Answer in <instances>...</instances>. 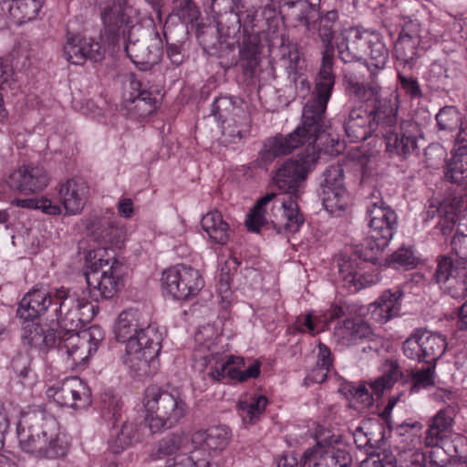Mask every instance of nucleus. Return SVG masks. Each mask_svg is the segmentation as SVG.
<instances>
[{
	"label": "nucleus",
	"mask_w": 467,
	"mask_h": 467,
	"mask_svg": "<svg viewBox=\"0 0 467 467\" xmlns=\"http://www.w3.org/2000/svg\"><path fill=\"white\" fill-rule=\"evenodd\" d=\"M326 110L324 106L306 102L302 111L301 125L289 134L278 133L264 141L259 151L264 165L272 163L278 157L289 155L300 147H304V150L296 159L285 161L273 178L276 188L289 194V199L280 198L274 192L266 193L259 199L245 221L249 231L257 233L270 222L278 233L284 231L294 234L303 225L304 216L292 196L297 197L309 171L319 159L321 149L317 141L327 128Z\"/></svg>",
	"instance_id": "1"
},
{
	"label": "nucleus",
	"mask_w": 467,
	"mask_h": 467,
	"mask_svg": "<svg viewBox=\"0 0 467 467\" xmlns=\"http://www.w3.org/2000/svg\"><path fill=\"white\" fill-rule=\"evenodd\" d=\"M97 306L79 298L64 286L56 289L55 319L63 330L58 334L57 350L71 366L84 365L98 350L105 337L103 329L97 325L82 327L97 315Z\"/></svg>",
	"instance_id": "2"
},
{
	"label": "nucleus",
	"mask_w": 467,
	"mask_h": 467,
	"mask_svg": "<svg viewBox=\"0 0 467 467\" xmlns=\"http://www.w3.org/2000/svg\"><path fill=\"white\" fill-rule=\"evenodd\" d=\"M136 10L127 0H112L101 13L108 30L122 36L127 57L140 70H149L162 56V39L155 28L145 29L137 23Z\"/></svg>",
	"instance_id": "3"
},
{
	"label": "nucleus",
	"mask_w": 467,
	"mask_h": 467,
	"mask_svg": "<svg viewBox=\"0 0 467 467\" xmlns=\"http://www.w3.org/2000/svg\"><path fill=\"white\" fill-rule=\"evenodd\" d=\"M346 71L347 93L369 108L360 106L348 109L343 125L346 135L351 143L363 141L371 135L378 137L392 91L383 89L380 85L366 86L348 69Z\"/></svg>",
	"instance_id": "4"
},
{
	"label": "nucleus",
	"mask_w": 467,
	"mask_h": 467,
	"mask_svg": "<svg viewBox=\"0 0 467 467\" xmlns=\"http://www.w3.org/2000/svg\"><path fill=\"white\" fill-rule=\"evenodd\" d=\"M16 434L20 449L36 459H57L67 453L68 444L57 420L40 406L21 412Z\"/></svg>",
	"instance_id": "5"
},
{
	"label": "nucleus",
	"mask_w": 467,
	"mask_h": 467,
	"mask_svg": "<svg viewBox=\"0 0 467 467\" xmlns=\"http://www.w3.org/2000/svg\"><path fill=\"white\" fill-rule=\"evenodd\" d=\"M399 109V96L391 92L378 137L382 138L386 151L390 156H398L405 160L418 148L420 130L417 122L411 119H402L398 122Z\"/></svg>",
	"instance_id": "6"
},
{
	"label": "nucleus",
	"mask_w": 467,
	"mask_h": 467,
	"mask_svg": "<svg viewBox=\"0 0 467 467\" xmlns=\"http://www.w3.org/2000/svg\"><path fill=\"white\" fill-rule=\"evenodd\" d=\"M337 11L333 9L321 14L317 21V36L323 47L322 61L316 78L312 98L307 102H313L315 105L326 108L335 85V75L333 73L335 49L333 39L337 33Z\"/></svg>",
	"instance_id": "7"
},
{
	"label": "nucleus",
	"mask_w": 467,
	"mask_h": 467,
	"mask_svg": "<svg viewBox=\"0 0 467 467\" xmlns=\"http://www.w3.org/2000/svg\"><path fill=\"white\" fill-rule=\"evenodd\" d=\"M143 403L146 421L153 433L174 427L188 410L186 402L179 393L169 392L156 385L147 387Z\"/></svg>",
	"instance_id": "8"
},
{
	"label": "nucleus",
	"mask_w": 467,
	"mask_h": 467,
	"mask_svg": "<svg viewBox=\"0 0 467 467\" xmlns=\"http://www.w3.org/2000/svg\"><path fill=\"white\" fill-rule=\"evenodd\" d=\"M233 0H212L211 9L214 14H221L224 11L226 20L231 22V26H227L224 31L223 21L220 20L216 25H198L196 30V37L202 49L211 56L221 57L223 52L230 48V45L226 43V39L240 32L242 27L241 18L238 14L230 11L227 13L226 6L231 9Z\"/></svg>",
	"instance_id": "9"
},
{
	"label": "nucleus",
	"mask_w": 467,
	"mask_h": 467,
	"mask_svg": "<svg viewBox=\"0 0 467 467\" xmlns=\"http://www.w3.org/2000/svg\"><path fill=\"white\" fill-rule=\"evenodd\" d=\"M142 336V342L131 340L126 345L123 363L133 378L143 379L153 376L160 366L158 359L161 349L162 334L149 330Z\"/></svg>",
	"instance_id": "10"
},
{
	"label": "nucleus",
	"mask_w": 467,
	"mask_h": 467,
	"mask_svg": "<svg viewBox=\"0 0 467 467\" xmlns=\"http://www.w3.org/2000/svg\"><path fill=\"white\" fill-rule=\"evenodd\" d=\"M430 47L429 30L418 19L409 18L401 26L394 55L397 60L411 68Z\"/></svg>",
	"instance_id": "11"
},
{
	"label": "nucleus",
	"mask_w": 467,
	"mask_h": 467,
	"mask_svg": "<svg viewBox=\"0 0 467 467\" xmlns=\"http://www.w3.org/2000/svg\"><path fill=\"white\" fill-rule=\"evenodd\" d=\"M162 289L177 300H187L197 296L204 285L198 270L185 265H177L163 271Z\"/></svg>",
	"instance_id": "12"
},
{
	"label": "nucleus",
	"mask_w": 467,
	"mask_h": 467,
	"mask_svg": "<svg viewBox=\"0 0 467 467\" xmlns=\"http://www.w3.org/2000/svg\"><path fill=\"white\" fill-rule=\"evenodd\" d=\"M318 196L325 210L337 215L347 208L348 194L344 182V170L341 165H330L322 174Z\"/></svg>",
	"instance_id": "13"
},
{
	"label": "nucleus",
	"mask_w": 467,
	"mask_h": 467,
	"mask_svg": "<svg viewBox=\"0 0 467 467\" xmlns=\"http://www.w3.org/2000/svg\"><path fill=\"white\" fill-rule=\"evenodd\" d=\"M243 35L238 40V60L245 85H253L257 75V68L262 61L263 45L260 36L254 30V25L246 21L242 25Z\"/></svg>",
	"instance_id": "14"
},
{
	"label": "nucleus",
	"mask_w": 467,
	"mask_h": 467,
	"mask_svg": "<svg viewBox=\"0 0 467 467\" xmlns=\"http://www.w3.org/2000/svg\"><path fill=\"white\" fill-rule=\"evenodd\" d=\"M445 338L424 329H416L403 342L402 351L409 359L431 364L445 351Z\"/></svg>",
	"instance_id": "15"
},
{
	"label": "nucleus",
	"mask_w": 467,
	"mask_h": 467,
	"mask_svg": "<svg viewBox=\"0 0 467 467\" xmlns=\"http://www.w3.org/2000/svg\"><path fill=\"white\" fill-rule=\"evenodd\" d=\"M48 398L59 406L84 410L91 404V391L78 377H68L47 389Z\"/></svg>",
	"instance_id": "16"
},
{
	"label": "nucleus",
	"mask_w": 467,
	"mask_h": 467,
	"mask_svg": "<svg viewBox=\"0 0 467 467\" xmlns=\"http://www.w3.org/2000/svg\"><path fill=\"white\" fill-rule=\"evenodd\" d=\"M420 431L421 426L419 422L402 423L397 427V431L401 437L398 446L399 467H426V454L416 449L421 443Z\"/></svg>",
	"instance_id": "17"
},
{
	"label": "nucleus",
	"mask_w": 467,
	"mask_h": 467,
	"mask_svg": "<svg viewBox=\"0 0 467 467\" xmlns=\"http://www.w3.org/2000/svg\"><path fill=\"white\" fill-rule=\"evenodd\" d=\"M332 338L337 346L349 348L365 342H374L376 335L367 322L358 317H350L336 324Z\"/></svg>",
	"instance_id": "18"
},
{
	"label": "nucleus",
	"mask_w": 467,
	"mask_h": 467,
	"mask_svg": "<svg viewBox=\"0 0 467 467\" xmlns=\"http://www.w3.org/2000/svg\"><path fill=\"white\" fill-rule=\"evenodd\" d=\"M452 421L451 409L440 410L431 419V422L426 431L424 442L427 447L433 448L430 452V459L431 462L435 465L441 466L446 462L445 459L438 460L436 456L443 451L441 444L446 441L447 435L452 426Z\"/></svg>",
	"instance_id": "19"
},
{
	"label": "nucleus",
	"mask_w": 467,
	"mask_h": 467,
	"mask_svg": "<svg viewBox=\"0 0 467 467\" xmlns=\"http://www.w3.org/2000/svg\"><path fill=\"white\" fill-rule=\"evenodd\" d=\"M158 95L156 89L148 88L141 81L132 78L125 88L123 99L130 110H135L139 117H147L155 111Z\"/></svg>",
	"instance_id": "20"
},
{
	"label": "nucleus",
	"mask_w": 467,
	"mask_h": 467,
	"mask_svg": "<svg viewBox=\"0 0 467 467\" xmlns=\"http://www.w3.org/2000/svg\"><path fill=\"white\" fill-rule=\"evenodd\" d=\"M378 33L355 26L346 30L344 41L337 45L338 57L344 63L360 60Z\"/></svg>",
	"instance_id": "21"
},
{
	"label": "nucleus",
	"mask_w": 467,
	"mask_h": 467,
	"mask_svg": "<svg viewBox=\"0 0 467 467\" xmlns=\"http://www.w3.org/2000/svg\"><path fill=\"white\" fill-rule=\"evenodd\" d=\"M49 182L47 171L41 166L24 165L11 172L6 183L11 190L20 192L43 191Z\"/></svg>",
	"instance_id": "22"
},
{
	"label": "nucleus",
	"mask_w": 467,
	"mask_h": 467,
	"mask_svg": "<svg viewBox=\"0 0 467 467\" xmlns=\"http://www.w3.org/2000/svg\"><path fill=\"white\" fill-rule=\"evenodd\" d=\"M56 289L47 290L34 286L20 300L16 316L20 319L38 320L49 307L55 308Z\"/></svg>",
	"instance_id": "23"
},
{
	"label": "nucleus",
	"mask_w": 467,
	"mask_h": 467,
	"mask_svg": "<svg viewBox=\"0 0 467 467\" xmlns=\"http://www.w3.org/2000/svg\"><path fill=\"white\" fill-rule=\"evenodd\" d=\"M161 333L155 325H147L140 322V314L138 310L129 309L122 311L116 321L114 331L118 341L130 343L131 340L142 342V336H146L149 330Z\"/></svg>",
	"instance_id": "24"
},
{
	"label": "nucleus",
	"mask_w": 467,
	"mask_h": 467,
	"mask_svg": "<svg viewBox=\"0 0 467 467\" xmlns=\"http://www.w3.org/2000/svg\"><path fill=\"white\" fill-rule=\"evenodd\" d=\"M368 263L354 250L349 255H342L337 262L339 276L346 285L358 291L371 285L374 281L371 276H367Z\"/></svg>",
	"instance_id": "25"
},
{
	"label": "nucleus",
	"mask_w": 467,
	"mask_h": 467,
	"mask_svg": "<svg viewBox=\"0 0 467 467\" xmlns=\"http://www.w3.org/2000/svg\"><path fill=\"white\" fill-rule=\"evenodd\" d=\"M63 54L73 65H83L88 59L97 62L103 57L99 42L77 35L67 36Z\"/></svg>",
	"instance_id": "26"
},
{
	"label": "nucleus",
	"mask_w": 467,
	"mask_h": 467,
	"mask_svg": "<svg viewBox=\"0 0 467 467\" xmlns=\"http://www.w3.org/2000/svg\"><path fill=\"white\" fill-rule=\"evenodd\" d=\"M21 339L26 346L47 351L57 348L58 334L53 328L43 327L38 320L23 319Z\"/></svg>",
	"instance_id": "27"
},
{
	"label": "nucleus",
	"mask_w": 467,
	"mask_h": 467,
	"mask_svg": "<svg viewBox=\"0 0 467 467\" xmlns=\"http://www.w3.org/2000/svg\"><path fill=\"white\" fill-rule=\"evenodd\" d=\"M88 187L81 179H69L58 190V198L67 214L79 213L87 202Z\"/></svg>",
	"instance_id": "28"
},
{
	"label": "nucleus",
	"mask_w": 467,
	"mask_h": 467,
	"mask_svg": "<svg viewBox=\"0 0 467 467\" xmlns=\"http://www.w3.org/2000/svg\"><path fill=\"white\" fill-rule=\"evenodd\" d=\"M86 280L88 284L90 297L99 302V300H108L113 298L119 285V278L112 272L99 273L98 271L86 272Z\"/></svg>",
	"instance_id": "29"
},
{
	"label": "nucleus",
	"mask_w": 467,
	"mask_h": 467,
	"mask_svg": "<svg viewBox=\"0 0 467 467\" xmlns=\"http://www.w3.org/2000/svg\"><path fill=\"white\" fill-rule=\"evenodd\" d=\"M403 291L400 288L385 290L381 296L370 304L371 317L377 323L386 324L400 316Z\"/></svg>",
	"instance_id": "30"
},
{
	"label": "nucleus",
	"mask_w": 467,
	"mask_h": 467,
	"mask_svg": "<svg viewBox=\"0 0 467 467\" xmlns=\"http://www.w3.org/2000/svg\"><path fill=\"white\" fill-rule=\"evenodd\" d=\"M231 439V431L226 426H213L204 431H197L192 435L194 448L210 451H223Z\"/></svg>",
	"instance_id": "31"
},
{
	"label": "nucleus",
	"mask_w": 467,
	"mask_h": 467,
	"mask_svg": "<svg viewBox=\"0 0 467 467\" xmlns=\"http://www.w3.org/2000/svg\"><path fill=\"white\" fill-rule=\"evenodd\" d=\"M366 55H368L369 58L367 64V67L370 73V84L368 86L379 85V76L386 67L389 58V50L379 34L376 36L370 44Z\"/></svg>",
	"instance_id": "32"
},
{
	"label": "nucleus",
	"mask_w": 467,
	"mask_h": 467,
	"mask_svg": "<svg viewBox=\"0 0 467 467\" xmlns=\"http://www.w3.org/2000/svg\"><path fill=\"white\" fill-rule=\"evenodd\" d=\"M14 24L22 25L36 18L41 4L37 0H4L1 4Z\"/></svg>",
	"instance_id": "33"
},
{
	"label": "nucleus",
	"mask_w": 467,
	"mask_h": 467,
	"mask_svg": "<svg viewBox=\"0 0 467 467\" xmlns=\"http://www.w3.org/2000/svg\"><path fill=\"white\" fill-rule=\"evenodd\" d=\"M201 224L202 230L213 243L224 245L229 242L232 230L219 211L207 213L202 216Z\"/></svg>",
	"instance_id": "34"
},
{
	"label": "nucleus",
	"mask_w": 467,
	"mask_h": 467,
	"mask_svg": "<svg viewBox=\"0 0 467 467\" xmlns=\"http://www.w3.org/2000/svg\"><path fill=\"white\" fill-rule=\"evenodd\" d=\"M312 459L313 467H351L352 456L346 448L328 447L325 450L319 448L314 450Z\"/></svg>",
	"instance_id": "35"
},
{
	"label": "nucleus",
	"mask_w": 467,
	"mask_h": 467,
	"mask_svg": "<svg viewBox=\"0 0 467 467\" xmlns=\"http://www.w3.org/2000/svg\"><path fill=\"white\" fill-rule=\"evenodd\" d=\"M391 239L386 235L371 232L370 235L366 237L355 251L368 264L375 265L378 263L379 254L389 245Z\"/></svg>",
	"instance_id": "36"
},
{
	"label": "nucleus",
	"mask_w": 467,
	"mask_h": 467,
	"mask_svg": "<svg viewBox=\"0 0 467 467\" xmlns=\"http://www.w3.org/2000/svg\"><path fill=\"white\" fill-rule=\"evenodd\" d=\"M87 229L97 241L117 244L121 230L109 218H93L87 224Z\"/></svg>",
	"instance_id": "37"
},
{
	"label": "nucleus",
	"mask_w": 467,
	"mask_h": 467,
	"mask_svg": "<svg viewBox=\"0 0 467 467\" xmlns=\"http://www.w3.org/2000/svg\"><path fill=\"white\" fill-rule=\"evenodd\" d=\"M445 178L456 184L462 183L467 178V150L463 147L453 149L452 157L446 164Z\"/></svg>",
	"instance_id": "38"
},
{
	"label": "nucleus",
	"mask_w": 467,
	"mask_h": 467,
	"mask_svg": "<svg viewBox=\"0 0 467 467\" xmlns=\"http://www.w3.org/2000/svg\"><path fill=\"white\" fill-rule=\"evenodd\" d=\"M267 399L263 396H253L249 400H240L237 410L245 424H254L264 413Z\"/></svg>",
	"instance_id": "39"
},
{
	"label": "nucleus",
	"mask_w": 467,
	"mask_h": 467,
	"mask_svg": "<svg viewBox=\"0 0 467 467\" xmlns=\"http://www.w3.org/2000/svg\"><path fill=\"white\" fill-rule=\"evenodd\" d=\"M283 10L285 16L295 26L302 25L306 26L307 31H310L311 24L309 19L314 12L311 11V7L306 2L299 0L285 2L283 5Z\"/></svg>",
	"instance_id": "40"
},
{
	"label": "nucleus",
	"mask_w": 467,
	"mask_h": 467,
	"mask_svg": "<svg viewBox=\"0 0 467 467\" xmlns=\"http://www.w3.org/2000/svg\"><path fill=\"white\" fill-rule=\"evenodd\" d=\"M243 361L241 358L228 356L225 361L222 358L218 365L212 368L211 371L208 372V376L216 381L228 378L229 379L242 382V369L234 367V365L243 364Z\"/></svg>",
	"instance_id": "41"
},
{
	"label": "nucleus",
	"mask_w": 467,
	"mask_h": 467,
	"mask_svg": "<svg viewBox=\"0 0 467 467\" xmlns=\"http://www.w3.org/2000/svg\"><path fill=\"white\" fill-rule=\"evenodd\" d=\"M242 99L232 96H219L212 104V115L222 123L236 114L241 109Z\"/></svg>",
	"instance_id": "42"
},
{
	"label": "nucleus",
	"mask_w": 467,
	"mask_h": 467,
	"mask_svg": "<svg viewBox=\"0 0 467 467\" xmlns=\"http://www.w3.org/2000/svg\"><path fill=\"white\" fill-rule=\"evenodd\" d=\"M188 437L184 433H172L161 439L157 444L156 456H173L186 449Z\"/></svg>",
	"instance_id": "43"
},
{
	"label": "nucleus",
	"mask_w": 467,
	"mask_h": 467,
	"mask_svg": "<svg viewBox=\"0 0 467 467\" xmlns=\"http://www.w3.org/2000/svg\"><path fill=\"white\" fill-rule=\"evenodd\" d=\"M171 14L185 26L192 24L200 16V11L193 0H170Z\"/></svg>",
	"instance_id": "44"
},
{
	"label": "nucleus",
	"mask_w": 467,
	"mask_h": 467,
	"mask_svg": "<svg viewBox=\"0 0 467 467\" xmlns=\"http://www.w3.org/2000/svg\"><path fill=\"white\" fill-rule=\"evenodd\" d=\"M440 130L452 131L461 124V113L454 106H444L435 116Z\"/></svg>",
	"instance_id": "45"
},
{
	"label": "nucleus",
	"mask_w": 467,
	"mask_h": 467,
	"mask_svg": "<svg viewBox=\"0 0 467 467\" xmlns=\"http://www.w3.org/2000/svg\"><path fill=\"white\" fill-rule=\"evenodd\" d=\"M392 211L393 209L385 203L380 194L379 193V195H376V192H373L368 201L366 209L368 225L372 226L375 223H379L380 218H383L389 213V212Z\"/></svg>",
	"instance_id": "46"
},
{
	"label": "nucleus",
	"mask_w": 467,
	"mask_h": 467,
	"mask_svg": "<svg viewBox=\"0 0 467 467\" xmlns=\"http://www.w3.org/2000/svg\"><path fill=\"white\" fill-rule=\"evenodd\" d=\"M121 401L109 392L104 393L101 400V415L108 420L111 421L113 426L121 417Z\"/></svg>",
	"instance_id": "47"
},
{
	"label": "nucleus",
	"mask_w": 467,
	"mask_h": 467,
	"mask_svg": "<svg viewBox=\"0 0 467 467\" xmlns=\"http://www.w3.org/2000/svg\"><path fill=\"white\" fill-rule=\"evenodd\" d=\"M12 203L17 207L26 209H39L50 215H57L62 212L60 205L53 204L48 199H15Z\"/></svg>",
	"instance_id": "48"
},
{
	"label": "nucleus",
	"mask_w": 467,
	"mask_h": 467,
	"mask_svg": "<svg viewBox=\"0 0 467 467\" xmlns=\"http://www.w3.org/2000/svg\"><path fill=\"white\" fill-rule=\"evenodd\" d=\"M456 269L453 267L452 259L447 255L441 256L437 261V268L433 275L435 283L441 286H446L455 279Z\"/></svg>",
	"instance_id": "49"
},
{
	"label": "nucleus",
	"mask_w": 467,
	"mask_h": 467,
	"mask_svg": "<svg viewBox=\"0 0 467 467\" xmlns=\"http://www.w3.org/2000/svg\"><path fill=\"white\" fill-rule=\"evenodd\" d=\"M443 451H448V454L459 462L461 464L467 465V438L464 436H457L452 441H446L441 444Z\"/></svg>",
	"instance_id": "50"
},
{
	"label": "nucleus",
	"mask_w": 467,
	"mask_h": 467,
	"mask_svg": "<svg viewBox=\"0 0 467 467\" xmlns=\"http://www.w3.org/2000/svg\"><path fill=\"white\" fill-rule=\"evenodd\" d=\"M166 41V57L174 67H179L187 58L185 42L182 40L171 41V36L164 32Z\"/></svg>",
	"instance_id": "51"
},
{
	"label": "nucleus",
	"mask_w": 467,
	"mask_h": 467,
	"mask_svg": "<svg viewBox=\"0 0 467 467\" xmlns=\"http://www.w3.org/2000/svg\"><path fill=\"white\" fill-rule=\"evenodd\" d=\"M118 261L114 256H109L106 249H99L95 251V254L88 265L87 272L98 271L99 273L112 272Z\"/></svg>",
	"instance_id": "52"
},
{
	"label": "nucleus",
	"mask_w": 467,
	"mask_h": 467,
	"mask_svg": "<svg viewBox=\"0 0 467 467\" xmlns=\"http://www.w3.org/2000/svg\"><path fill=\"white\" fill-rule=\"evenodd\" d=\"M136 435V426L132 422H124L120 431H117L111 447L114 453H119L131 445Z\"/></svg>",
	"instance_id": "53"
},
{
	"label": "nucleus",
	"mask_w": 467,
	"mask_h": 467,
	"mask_svg": "<svg viewBox=\"0 0 467 467\" xmlns=\"http://www.w3.org/2000/svg\"><path fill=\"white\" fill-rule=\"evenodd\" d=\"M30 362L31 360L27 354H18L11 361L13 370L17 374L20 382L25 386H29L32 383L28 381L32 373Z\"/></svg>",
	"instance_id": "54"
},
{
	"label": "nucleus",
	"mask_w": 467,
	"mask_h": 467,
	"mask_svg": "<svg viewBox=\"0 0 467 467\" xmlns=\"http://www.w3.org/2000/svg\"><path fill=\"white\" fill-rule=\"evenodd\" d=\"M369 227L372 233L393 238L398 227V216L395 211L389 212L386 216L379 219V223H375Z\"/></svg>",
	"instance_id": "55"
},
{
	"label": "nucleus",
	"mask_w": 467,
	"mask_h": 467,
	"mask_svg": "<svg viewBox=\"0 0 467 467\" xmlns=\"http://www.w3.org/2000/svg\"><path fill=\"white\" fill-rule=\"evenodd\" d=\"M345 391L348 398L356 400L363 407H369L373 404V397L365 385L355 386L350 384L345 387Z\"/></svg>",
	"instance_id": "56"
},
{
	"label": "nucleus",
	"mask_w": 467,
	"mask_h": 467,
	"mask_svg": "<svg viewBox=\"0 0 467 467\" xmlns=\"http://www.w3.org/2000/svg\"><path fill=\"white\" fill-rule=\"evenodd\" d=\"M194 358L202 360L204 365H208L212 360H214L215 365H218L219 361L222 359L219 352L215 350V345L210 341L200 344L194 349Z\"/></svg>",
	"instance_id": "57"
},
{
	"label": "nucleus",
	"mask_w": 467,
	"mask_h": 467,
	"mask_svg": "<svg viewBox=\"0 0 467 467\" xmlns=\"http://www.w3.org/2000/svg\"><path fill=\"white\" fill-rule=\"evenodd\" d=\"M400 373L397 367L392 368L388 374H384L370 383L372 391L379 396L384 389L392 387L394 382L398 379Z\"/></svg>",
	"instance_id": "58"
},
{
	"label": "nucleus",
	"mask_w": 467,
	"mask_h": 467,
	"mask_svg": "<svg viewBox=\"0 0 467 467\" xmlns=\"http://www.w3.org/2000/svg\"><path fill=\"white\" fill-rule=\"evenodd\" d=\"M391 263L395 267L413 268L416 265V257L411 248L402 246L392 254Z\"/></svg>",
	"instance_id": "59"
},
{
	"label": "nucleus",
	"mask_w": 467,
	"mask_h": 467,
	"mask_svg": "<svg viewBox=\"0 0 467 467\" xmlns=\"http://www.w3.org/2000/svg\"><path fill=\"white\" fill-rule=\"evenodd\" d=\"M411 379L413 382L411 390L414 392H417L421 389H427L434 385L433 371L431 368L412 371Z\"/></svg>",
	"instance_id": "60"
},
{
	"label": "nucleus",
	"mask_w": 467,
	"mask_h": 467,
	"mask_svg": "<svg viewBox=\"0 0 467 467\" xmlns=\"http://www.w3.org/2000/svg\"><path fill=\"white\" fill-rule=\"evenodd\" d=\"M281 59L286 63L291 71H296L300 61V55L297 46L288 43L281 47Z\"/></svg>",
	"instance_id": "61"
},
{
	"label": "nucleus",
	"mask_w": 467,
	"mask_h": 467,
	"mask_svg": "<svg viewBox=\"0 0 467 467\" xmlns=\"http://www.w3.org/2000/svg\"><path fill=\"white\" fill-rule=\"evenodd\" d=\"M398 78L400 88L410 99H420L422 97V91L416 78L399 74Z\"/></svg>",
	"instance_id": "62"
},
{
	"label": "nucleus",
	"mask_w": 467,
	"mask_h": 467,
	"mask_svg": "<svg viewBox=\"0 0 467 467\" xmlns=\"http://www.w3.org/2000/svg\"><path fill=\"white\" fill-rule=\"evenodd\" d=\"M314 451L307 449L304 451L300 463L294 454L284 455L278 462L277 467H306L307 462L312 459Z\"/></svg>",
	"instance_id": "63"
},
{
	"label": "nucleus",
	"mask_w": 467,
	"mask_h": 467,
	"mask_svg": "<svg viewBox=\"0 0 467 467\" xmlns=\"http://www.w3.org/2000/svg\"><path fill=\"white\" fill-rule=\"evenodd\" d=\"M451 244L455 254L461 260L467 261V234L457 232L453 235Z\"/></svg>",
	"instance_id": "64"
}]
</instances>
